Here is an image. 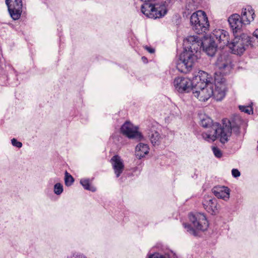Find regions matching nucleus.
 Listing matches in <instances>:
<instances>
[{"instance_id":"26","label":"nucleus","mask_w":258,"mask_h":258,"mask_svg":"<svg viewBox=\"0 0 258 258\" xmlns=\"http://www.w3.org/2000/svg\"><path fill=\"white\" fill-rule=\"evenodd\" d=\"M239 110L242 112H244L248 114H252L253 113V109L251 106H239Z\"/></svg>"},{"instance_id":"6","label":"nucleus","mask_w":258,"mask_h":258,"mask_svg":"<svg viewBox=\"0 0 258 258\" xmlns=\"http://www.w3.org/2000/svg\"><path fill=\"white\" fill-rule=\"evenodd\" d=\"M234 38L230 42L229 48L233 54L241 55L250 45V39L246 34L233 35Z\"/></svg>"},{"instance_id":"25","label":"nucleus","mask_w":258,"mask_h":258,"mask_svg":"<svg viewBox=\"0 0 258 258\" xmlns=\"http://www.w3.org/2000/svg\"><path fill=\"white\" fill-rule=\"evenodd\" d=\"M67 258H87V256L82 253L74 251L70 255H68Z\"/></svg>"},{"instance_id":"5","label":"nucleus","mask_w":258,"mask_h":258,"mask_svg":"<svg viewBox=\"0 0 258 258\" xmlns=\"http://www.w3.org/2000/svg\"><path fill=\"white\" fill-rule=\"evenodd\" d=\"M190 23L192 30L197 34L205 33L209 28V23L206 13L198 11L190 16Z\"/></svg>"},{"instance_id":"28","label":"nucleus","mask_w":258,"mask_h":258,"mask_svg":"<svg viewBox=\"0 0 258 258\" xmlns=\"http://www.w3.org/2000/svg\"><path fill=\"white\" fill-rule=\"evenodd\" d=\"M11 143L13 146L18 148H20L22 147V143L17 141V140L15 138L11 140Z\"/></svg>"},{"instance_id":"22","label":"nucleus","mask_w":258,"mask_h":258,"mask_svg":"<svg viewBox=\"0 0 258 258\" xmlns=\"http://www.w3.org/2000/svg\"><path fill=\"white\" fill-rule=\"evenodd\" d=\"M250 39L251 46H258V29H256L253 33V35L251 37L249 36Z\"/></svg>"},{"instance_id":"8","label":"nucleus","mask_w":258,"mask_h":258,"mask_svg":"<svg viewBox=\"0 0 258 258\" xmlns=\"http://www.w3.org/2000/svg\"><path fill=\"white\" fill-rule=\"evenodd\" d=\"M215 67L220 73L226 74L232 69V59L228 52H223L218 56L215 62Z\"/></svg>"},{"instance_id":"23","label":"nucleus","mask_w":258,"mask_h":258,"mask_svg":"<svg viewBox=\"0 0 258 258\" xmlns=\"http://www.w3.org/2000/svg\"><path fill=\"white\" fill-rule=\"evenodd\" d=\"M74 182L73 177L67 171L65 172L64 183L66 186H70L73 184Z\"/></svg>"},{"instance_id":"20","label":"nucleus","mask_w":258,"mask_h":258,"mask_svg":"<svg viewBox=\"0 0 258 258\" xmlns=\"http://www.w3.org/2000/svg\"><path fill=\"white\" fill-rule=\"evenodd\" d=\"M226 126H228V127L230 128V136L229 137L231 136L232 130L236 134L239 133V128L237 125H234L229 120L224 119L223 120V125L222 127H226Z\"/></svg>"},{"instance_id":"18","label":"nucleus","mask_w":258,"mask_h":258,"mask_svg":"<svg viewBox=\"0 0 258 258\" xmlns=\"http://www.w3.org/2000/svg\"><path fill=\"white\" fill-rule=\"evenodd\" d=\"M208 76V74L206 72L200 71L197 75H196L192 78V81L194 83V86L197 85L198 83H201L202 84L211 83Z\"/></svg>"},{"instance_id":"4","label":"nucleus","mask_w":258,"mask_h":258,"mask_svg":"<svg viewBox=\"0 0 258 258\" xmlns=\"http://www.w3.org/2000/svg\"><path fill=\"white\" fill-rule=\"evenodd\" d=\"M189 219L192 226L189 224L183 223V226L190 234L198 236V231H205L208 227V223L204 214L196 213L189 214Z\"/></svg>"},{"instance_id":"27","label":"nucleus","mask_w":258,"mask_h":258,"mask_svg":"<svg viewBox=\"0 0 258 258\" xmlns=\"http://www.w3.org/2000/svg\"><path fill=\"white\" fill-rule=\"evenodd\" d=\"M213 152L217 158H221L222 156V153L221 151L216 147H213L212 148Z\"/></svg>"},{"instance_id":"11","label":"nucleus","mask_w":258,"mask_h":258,"mask_svg":"<svg viewBox=\"0 0 258 258\" xmlns=\"http://www.w3.org/2000/svg\"><path fill=\"white\" fill-rule=\"evenodd\" d=\"M9 13L14 20H18L22 12V0H6Z\"/></svg>"},{"instance_id":"16","label":"nucleus","mask_w":258,"mask_h":258,"mask_svg":"<svg viewBox=\"0 0 258 258\" xmlns=\"http://www.w3.org/2000/svg\"><path fill=\"white\" fill-rule=\"evenodd\" d=\"M212 193L218 198L222 199L225 201L230 197V189L224 186L214 187L212 190Z\"/></svg>"},{"instance_id":"1","label":"nucleus","mask_w":258,"mask_h":258,"mask_svg":"<svg viewBox=\"0 0 258 258\" xmlns=\"http://www.w3.org/2000/svg\"><path fill=\"white\" fill-rule=\"evenodd\" d=\"M184 51L179 55L176 64L179 71L187 73L192 68L194 64L198 60L200 53V49L203 46V50L210 56L215 55L218 44L211 37L203 42L197 36H189L183 40Z\"/></svg>"},{"instance_id":"32","label":"nucleus","mask_w":258,"mask_h":258,"mask_svg":"<svg viewBox=\"0 0 258 258\" xmlns=\"http://www.w3.org/2000/svg\"><path fill=\"white\" fill-rule=\"evenodd\" d=\"M250 16L249 14H247V17H249Z\"/></svg>"},{"instance_id":"19","label":"nucleus","mask_w":258,"mask_h":258,"mask_svg":"<svg viewBox=\"0 0 258 258\" xmlns=\"http://www.w3.org/2000/svg\"><path fill=\"white\" fill-rule=\"evenodd\" d=\"M149 147L146 144L139 143L136 147V155L141 159L149 153Z\"/></svg>"},{"instance_id":"29","label":"nucleus","mask_w":258,"mask_h":258,"mask_svg":"<svg viewBox=\"0 0 258 258\" xmlns=\"http://www.w3.org/2000/svg\"><path fill=\"white\" fill-rule=\"evenodd\" d=\"M231 173L232 176L235 178L238 177L240 176V172L237 169H233L231 171Z\"/></svg>"},{"instance_id":"24","label":"nucleus","mask_w":258,"mask_h":258,"mask_svg":"<svg viewBox=\"0 0 258 258\" xmlns=\"http://www.w3.org/2000/svg\"><path fill=\"white\" fill-rule=\"evenodd\" d=\"M63 191V185L60 183H56L54 184L53 187V192L56 195H61Z\"/></svg>"},{"instance_id":"31","label":"nucleus","mask_w":258,"mask_h":258,"mask_svg":"<svg viewBox=\"0 0 258 258\" xmlns=\"http://www.w3.org/2000/svg\"><path fill=\"white\" fill-rule=\"evenodd\" d=\"M142 59H144V60H146L147 59V58L145 57H144V56L142 57Z\"/></svg>"},{"instance_id":"12","label":"nucleus","mask_w":258,"mask_h":258,"mask_svg":"<svg viewBox=\"0 0 258 258\" xmlns=\"http://www.w3.org/2000/svg\"><path fill=\"white\" fill-rule=\"evenodd\" d=\"M212 40H215L219 45L220 47H223L225 46L229 47L230 37L229 33L226 30L223 29H215L210 35Z\"/></svg>"},{"instance_id":"7","label":"nucleus","mask_w":258,"mask_h":258,"mask_svg":"<svg viewBox=\"0 0 258 258\" xmlns=\"http://www.w3.org/2000/svg\"><path fill=\"white\" fill-rule=\"evenodd\" d=\"M214 84L198 83L194 86L192 93L201 101H206L212 96Z\"/></svg>"},{"instance_id":"21","label":"nucleus","mask_w":258,"mask_h":258,"mask_svg":"<svg viewBox=\"0 0 258 258\" xmlns=\"http://www.w3.org/2000/svg\"><path fill=\"white\" fill-rule=\"evenodd\" d=\"M80 183L86 190H90L92 192H94L96 190V188L95 187L91 186L89 179H81Z\"/></svg>"},{"instance_id":"2","label":"nucleus","mask_w":258,"mask_h":258,"mask_svg":"<svg viewBox=\"0 0 258 258\" xmlns=\"http://www.w3.org/2000/svg\"><path fill=\"white\" fill-rule=\"evenodd\" d=\"M200 124L209 130L202 133L203 138L208 142L215 141L217 139L222 144L228 141L230 136V128L228 126L222 127V125L218 122L213 123L212 119L207 115H202L200 116Z\"/></svg>"},{"instance_id":"3","label":"nucleus","mask_w":258,"mask_h":258,"mask_svg":"<svg viewBox=\"0 0 258 258\" xmlns=\"http://www.w3.org/2000/svg\"><path fill=\"white\" fill-rule=\"evenodd\" d=\"M254 11L250 6L242 9L241 16L237 14L231 15L228 21L233 35L241 34L243 27L249 24L254 20Z\"/></svg>"},{"instance_id":"13","label":"nucleus","mask_w":258,"mask_h":258,"mask_svg":"<svg viewBox=\"0 0 258 258\" xmlns=\"http://www.w3.org/2000/svg\"><path fill=\"white\" fill-rule=\"evenodd\" d=\"M225 79H221L219 82L216 79L215 83L214 84L213 93L212 96L217 101H221L223 99L225 95Z\"/></svg>"},{"instance_id":"15","label":"nucleus","mask_w":258,"mask_h":258,"mask_svg":"<svg viewBox=\"0 0 258 258\" xmlns=\"http://www.w3.org/2000/svg\"><path fill=\"white\" fill-rule=\"evenodd\" d=\"M110 163L116 177H119L124 169L123 160L120 156L116 155L111 158Z\"/></svg>"},{"instance_id":"30","label":"nucleus","mask_w":258,"mask_h":258,"mask_svg":"<svg viewBox=\"0 0 258 258\" xmlns=\"http://www.w3.org/2000/svg\"><path fill=\"white\" fill-rule=\"evenodd\" d=\"M144 48L146 50H147L150 53H153L155 52L154 49H153L151 47H150L147 45L144 46Z\"/></svg>"},{"instance_id":"17","label":"nucleus","mask_w":258,"mask_h":258,"mask_svg":"<svg viewBox=\"0 0 258 258\" xmlns=\"http://www.w3.org/2000/svg\"><path fill=\"white\" fill-rule=\"evenodd\" d=\"M203 205L205 209L212 215L215 214L217 209V200L214 198L207 197L203 202Z\"/></svg>"},{"instance_id":"14","label":"nucleus","mask_w":258,"mask_h":258,"mask_svg":"<svg viewBox=\"0 0 258 258\" xmlns=\"http://www.w3.org/2000/svg\"><path fill=\"white\" fill-rule=\"evenodd\" d=\"M148 138L152 146L155 147L165 143V136L153 129L148 132Z\"/></svg>"},{"instance_id":"9","label":"nucleus","mask_w":258,"mask_h":258,"mask_svg":"<svg viewBox=\"0 0 258 258\" xmlns=\"http://www.w3.org/2000/svg\"><path fill=\"white\" fill-rule=\"evenodd\" d=\"M120 132L129 139L137 141L143 139V136L138 131V127L134 125L131 122H125L120 127Z\"/></svg>"},{"instance_id":"10","label":"nucleus","mask_w":258,"mask_h":258,"mask_svg":"<svg viewBox=\"0 0 258 258\" xmlns=\"http://www.w3.org/2000/svg\"><path fill=\"white\" fill-rule=\"evenodd\" d=\"M173 85L175 90L180 93H186L192 91L194 83L187 78L179 77L175 78Z\"/></svg>"}]
</instances>
